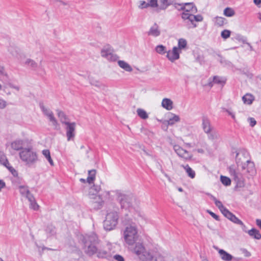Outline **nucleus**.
<instances>
[{"label":"nucleus","mask_w":261,"mask_h":261,"mask_svg":"<svg viewBox=\"0 0 261 261\" xmlns=\"http://www.w3.org/2000/svg\"><path fill=\"white\" fill-rule=\"evenodd\" d=\"M139 8L141 9H144L147 8L148 6V5H147V2H146L145 1H140V5Z\"/></svg>","instance_id":"bf43d9fd"},{"label":"nucleus","mask_w":261,"mask_h":261,"mask_svg":"<svg viewBox=\"0 0 261 261\" xmlns=\"http://www.w3.org/2000/svg\"><path fill=\"white\" fill-rule=\"evenodd\" d=\"M236 160L238 166L239 167L241 166L242 170H245V165L246 164H247L248 166L247 172L252 173L254 172V166L253 163L247 160L245 156V154L244 152H240L237 153L236 156Z\"/></svg>","instance_id":"423d86ee"},{"label":"nucleus","mask_w":261,"mask_h":261,"mask_svg":"<svg viewBox=\"0 0 261 261\" xmlns=\"http://www.w3.org/2000/svg\"><path fill=\"white\" fill-rule=\"evenodd\" d=\"M244 231L248 233V234L253 239L259 240L261 239V234L259 231L255 228H252L248 231Z\"/></svg>","instance_id":"bb28decb"},{"label":"nucleus","mask_w":261,"mask_h":261,"mask_svg":"<svg viewBox=\"0 0 261 261\" xmlns=\"http://www.w3.org/2000/svg\"><path fill=\"white\" fill-rule=\"evenodd\" d=\"M218 251L220 257L223 261H240V258L236 257L228 253L223 249L215 248Z\"/></svg>","instance_id":"4468645a"},{"label":"nucleus","mask_w":261,"mask_h":261,"mask_svg":"<svg viewBox=\"0 0 261 261\" xmlns=\"http://www.w3.org/2000/svg\"><path fill=\"white\" fill-rule=\"evenodd\" d=\"M214 22L215 24L219 27H222L226 23V19L224 18L218 16L214 18Z\"/></svg>","instance_id":"4c0bfd02"},{"label":"nucleus","mask_w":261,"mask_h":261,"mask_svg":"<svg viewBox=\"0 0 261 261\" xmlns=\"http://www.w3.org/2000/svg\"><path fill=\"white\" fill-rule=\"evenodd\" d=\"M117 196V200L122 208L129 210L132 206L133 197L132 195L118 192Z\"/></svg>","instance_id":"0eeeda50"},{"label":"nucleus","mask_w":261,"mask_h":261,"mask_svg":"<svg viewBox=\"0 0 261 261\" xmlns=\"http://www.w3.org/2000/svg\"><path fill=\"white\" fill-rule=\"evenodd\" d=\"M42 153L46 159L50 155V151L48 149H44L42 150Z\"/></svg>","instance_id":"052dcab7"},{"label":"nucleus","mask_w":261,"mask_h":261,"mask_svg":"<svg viewBox=\"0 0 261 261\" xmlns=\"http://www.w3.org/2000/svg\"><path fill=\"white\" fill-rule=\"evenodd\" d=\"M19 192L20 194L24 196H25L28 199L29 195H32L29 190L28 187L24 186H20L19 187Z\"/></svg>","instance_id":"72a5a7b5"},{"label":"nucleus","mask_w":261,"mask_h":261,"mask_svg":"<svg viewBox=\"0 0 261 261\" xmlns=\"http://www.w3.org/2000/svg\"><path fill=\"white\" fill-rule=\"evenodd\" d=\"M92 200V202L94 204V207L99 208L103 204V201L102 200L100 195H95L90 197Z\"/></svg>","instance_id":"412c9836"},{"label":"nucleus","mask_w":261,"mask_h":261,"mask_svg":"<svg viewBox=\"0 0 261 261\" xmlns=\"http://www.w3.org/2000/svg\"><path fill=\"white\" fill-rule=\"evenodd\" d=\"M208 138L210 140L215 141L220 139V135L217 131H211L210 133H208Z\"/></svg>","instance_id":"e433bc0d"},{"label":"nucleus","mask_w":261,"mask_h":261,"mask_svg":"<svg viewBox=\"0 0 261 261\" xmlns=\"http://www.w3.org/2000/svg\"><path fill=\"white\" fill-rule=\"evenodd\" d=\"M173 149L179 157L186 160H190L192 157V154L190 152L178 145H174L173 146Z\"/></svg>","instance_id":"ddd939ff"},{"label":"nucleus","mask_w":261,"mask_h":261,"mask_svg":"<svg viewBox=\"0 0 261 261\" xmlns=\"http://www.w3.org/2000/svg\"><path fill=\"white\" fill-rule=\"evenodd\" d=\"M96 170L94 169L88 171V176L87 178V182L89 185L93 184L95 179Z\"/></svg>","instance_id":"7c9ffc66"},{"label":"nucleus","mask_w":261,"mask_h":261,"mask_svg":"<svg viewBox=\"0 0 261 261\" xmlns=\"http://www.w3.org/2000/svg\"><path fill=\"white\" fill-rule=\"evenodd\" d=\"M46 159L47 160V161H48V162L49 163L50 165L51 166H54V162H53V160H52L50 155H49V156H48L47 158H46Z\"/></svg>","instance_id":"774afa93"},{"label":"nucleus","mask_w":261,"mask_h":261,"mask_svg":"<svg viewBox=\"0 0 261 261\" xmlns=\"http://www.w3.org/2000/svg\"><path fill=\"white\" fill-rule=\"evenodd\" d=\"M138 115L142 119H147L148 118V115L143 109L139 108L137 110Z\"/></svg>","instance_id":"ea45409f"},{"label":"nucleus","mask_w":261,"mask_h":261,"mask_svg":"<svg viewBox=\"0 0 261 261\" xmlns=\"http://www.w3.org/2000/svg\"><path fill=\"white\" fill-rule=\"evenodd\" d=\"M28 199L30 203L31 208H32L34 210H37L39 206L36 202L34 196L33 195H29Z\"/></svg>","instance_id":"58836bf2"},{"label":"nucleus","mask_w":261,"mask_h":261,"mask_svg":"<svg viewBox=\"0 0 261 261\" xmlns=\"http://www.w3.org/2000/svg\"><path fill=\"white\" fill-rule=\"evenodd\" d=\"M22 63L24 65L33 70H36L38 67L37 63L30 58L26 59L24 61L22 62Z\"/></svg>","instance_id":"5701e85b"},{"label":"nucleus","mask_w":261,"mask_h":261,"mask_svg":"<svg viewBox=\"0 0 261 261\" xmlns=\"http://www.w3.org/2000/svg\"><path fill=\"white\" fill-rule=\"evenodd\" d=\"M101 187L97 184H94L92 186L90 187L89 191V197L97 195V193L100 191Z\"/></svg>","instance_id":"a878e982"},{"label":"nucleus","mask_w":261,"mask_h":261,"mask_svg":"<svg viewBox=\"0 0 261 261\" xmlns=\"http://www.w3.org/2000/svg\"><path fill=\"white\" fill-rule=\"evenodd\" d=\"M83 250L88 255L96 254L98 257H104L107 254L106 250L101 248L97 235L93 232L85 235L83 240Z\"/></svg>","instance_id":"f257e3e1"},{"label":"nucleus","mask_w":261,"mask_h":261,"mask_svg":"<svg viewBox=\"0 0 261 261\" xmlns=\"http://www.w3.org/2000/svg\"><path fill=\"white\" fill-rule=\"evenodd\" d=\"M181 9L184 11L191 13H196L197 12L196 6L192 3H184L183 7H181Z\"/></svg>","instance_id":"6ab92c4d"},{"label":"nucleus","mask_w":261,"mask_h":261,"mask_svg":"<svg viewBox=\"0 0 261 261\" xmlns=\"http://www.w3.org/2000/svg\"><path fill=\"white\" fill-rule=\"evenodd\" d=\"M118 64L120 68L126 71L132 72L133 71V68L131 66L124 61L119 60L118 61Z\"/></svg>","instance_id":"cd10ccee"},{"label":"nucleus","mask_w":261,"mask_h":261,"mask_svg":"<svg viewBox=\"0 0 261 261\" xmlns=\"http://www.w3.org/2000/svg\"><path fill=\"white\" fill-rule=\"evenodd\" d=\"M225 111L228 113L229 115H230L232 117L233 119H236L235 114L234 113H233L230 110L227 109L225 110Z\"/></svg>","instance_id":"680f3d73"},{"label":"nucleus","mask_w":261,"mask_h":261,"mask_svg":"<svg viewBox=\"0 0 261 261\" xmlns=\"http://www.w3.org/2000/svg\"><path fill=\"white\" fill-rule=\"evenodd\" d=\"M0 163L5 166L10 165L3 152L0 151Z\"/></svg>","instance_id":"8fccbe9b"},{"label":"nucleus","mask_w":261,"mask_h":261,"mask_svg":"<svg viewBox=\"0 0 261 261\" xmlns=\"http://www.w3.org/2000/svg\"><path fill=\"white\" fill-rule=\"evenodd\" d=\"M119 216L116 211H109L103 222V227L106 230H111L117 225Z\"/></svg>","instance_id":"39448f33"},{"label":"nucleus","mask_w":261,"mask_h":261,"mask_svg":"<svg viewBox=\"0 0 261 261\" xmlns=\"http://www.w3.org/2000/svg\"><path fill=\"white\" fill-rule=\"evenodd\" d=\"M7 106V101L3 98L0 97V110L4 109Z\"/></svg>","instance_id":"5fc2aeb1"},{"label":"nucleus","mask_w":261,"mask_h":261,"mask_svg":"<svg viewBox=\"0 0 261 261\" xmlns=\"http://www.w3.org/2000/svg\"><path fill=\"white\" fill-rule=\"evenodd\" d=\"M114 258L117 261H124L123 257L120 255H115Z\"/></svg>","instance_id":"69168bd1"},{"label":"nucleus","mask_w":261,"mask_h":261,"mask_svg":"<svg viewBox=\"0 0 261 261\" xmlns=\"http://www.w3.org/2000/svg\"><path fill=\"white\" fill-rule=\"evenodd\" d=\"M247 121L249 122L250 126L251 127L254 126L256 124V121L254 118L252 117H249L247 119Z\"/></svg>","instance_id":"6e6d98bb"},{"label":"nucleus","mask_w":261,"mask_h":261,"mask_svg":"<svg viewBox=\"0 0 261 261\" xmlns=\"http://www.w3.org/2000/svg\"><path fill=\"white\" fill-rule=\"evenodd\" d=\"M182 167L184 168L188 175L191 178H194L195 177V171L188 165H186L185 166L182 165Z\"/></svg>","instance_id":"f704fd0d"},{"label":"nucleus","mask_w":261,"mask_h":261,"mask_svg":"<svg viewBox=\"0 0 261 261\" xmlns=\"http://www.w3.org/2000/svg\"><path fill=\"white\" fill-rule=\"evenodd\" d=\"M21 87L19 85L15 84L12 82H8L3 86V90L7 96H10L12 93L15 95L20 91Z\"/></svg>","instance_id":"9d476101"},{"label":"nucleus","mask_w":261,"mask_h":261,"mask_svg":"<svg viewBox=\"0 0 261 261\" xmlns=\"http://www.w3.org/2000/svg\"><path fill=\"white\" fill-rule=\"evenodd\" d=\"M254 100V96L250 93H246L242 97V100L245 105H250Z\"/></svg>","instance_id":"393cba45"},{"label":"nucleus","mask_w":261,"mask_h":261,"mask_svg":"<svg viewBox=\"0 0 261 261\" xmlns=\"http://www.w3.org/2000/svg\"><path fill=\"white\" fill-rule=\"evenodd\" d=\"M193 13L184 11L181 14V17L184 20H189V21L191 22V21H192V17L191 16H193Z\"/></svg>","instance_id":"49530a36"},{"label":"nucleus","mask_w":261,"mask_h":261,"mask_svg":"<svg viewBox=\"0 0 261 261\" xmlns=\"http://www.w3.org/2000/svg\"><path fill=\"white\" fill-rule=\"evenodd\" d=\"M166 57L172 62L178 59L179 58V51L177 47L174 46L172 50L167 51Z\"/></svg>","instance_id":"f3484780"},{"label":"nucleus","mask_w":261,"mask_h":261,"mask_svg":"<svg viewBox=\"0 0 261 261\" xmlns=\"http://www.w3.org/2000/svg\"><path fill=\"white\" fill-rule=\"evenodd\" d=\"M49 121L51 123L52 125L57 128L59 126V123L55 117L54 113H53L47 117Z\"/></svg>","instance_id":"c03bdc74"},{"label":"nucleus","mask_w":261,"mask_h":261,"mask_svg":"<svg viewBox=\"0 0 261 261\" xmlns=\"http://www.w3.org/2000/svg\"><path fill=\"white\" fill-rule=\"evenodd\" d=\"M147 35L153 37L159 36L161 35V30L159 26L156 23H154L147 32Z\"/></svg>","instance_id":"a211bd4d"},{"label":"nucleus","mask_w":261,"mask_h":261,"mask_svg":"<svg viewBox=\"0 0 261 261\" xmlns=\"http://www.w3.org/2000/svg\"><path fill=\"white\" fill-rule=\"evenodd\" d=\"M57 115L58 117L60 118V121L63 123L66 124L67 123H69V122L67 121V117L65 113L61 111V110H57Z\"/></svg>","instance_id":"c9c22d12"},{"label":"nucleus","mask_w":261,"mask_h":261,"mask_svg":"<svg viewBox=\"0 0 261 261\" xmlns=\"http://www.w3.org/2000/svg\"><path fill=\"white\" fill-rule=\"evenodd\" d=\"M134 252L141 261H165L159 253L146 251L141 243L136 244Z\"/></svg>","instance_id":"f03ea898"},{"label":"nucleus","mask_w":261,"mask_h":261,"mask_svg":"<svg viewBox=\"0 0 261 261\" xmlns=\"http://www.w3.org/2000/svg\"><path fill=\"white\" fill-rule=\"evenodd\" d=\"M230 33L231 32L230 31L225 30L221 32V36L223 38L226 39L230 37Z\"/></svg>","instance_id":"864d4df0"},{"label":"nucleus","mask_w":261,"mask_h":261,"mask_svg":"<svg viewBox=\"0 0 261 261\" xmlns=\"http://www.w3.org/2000/svg\"><path fill=\"white\" fill-rule=\"evenodd\" d=\"M46 231L49 232L50 234L53 235L55 233V228L51 227V228L50 229V228L48 227L46 229Z\"/></svg>","instance_id":"338daca9"},{"label":"nucleus","mask_w":261,"mask_h":261,"mask_svg":"<svg viewBox=\"0 0 261 261\" xmlns=\"http://www.w3.org/2000/svg\"><path fill=\"white\" fill-rule=\"evenodd\" d=\"M207 212L211 215L212 217H213L216 220H219V217L216 214H215L214 213L210 211H207Z\"/></svg>","instance_id":"0e129e2a"},{"label":"nucleus","mask_w":261,"mask_h":261,"mask_svg":"<svg viewBox=\"0 0 261 261\" xmlns=\"http://www.w3.org/2000/svg\"><path fill=\"white\" fill-rule=\"evenodd\" d=\"M9 170L12 173V174L14 176H17V171L11 166H10L9 165H7V166H6Z\"/></svg>","instance_id":"13d9d810"},{"label":"nucleus","mask_w":261,"mask_h":261,"mask_svg":"<svg viewBox=\"0 0 261 261\" xmlns=\"http://www.w3.org/2000/svg\"><path fill=\"white\" fill-rule=\"evenodd\" d=\"M40 107L42 111L43 114L46 116L47 117L49 115H50L51 114H52L53 112L47 107H46L45 106H44L43 104L40 105Z\"/></svg>","instance_id":"79ce46f5"},{"label":"nucleus","mask_w":261,"mask_h":261,"mask_svg":"<svg viewBox=\"0 0 261 261\" xmlns=\"http://www.w3.org/2000/svg\"><path fill=\"white\" fill-rule=\"evenodd\" d=\"M223 215L228 219L229 220L233 222L234 223L240 225L243 227H245V225L244 224L243 222L239 219L235 215L231 213L228 209H225L223 212Z\"/></svg>","instance_id":"2eb2a0df"},{"label":"nucleus","mask_w":261,"mask_h":261,"mask_svg":"<svg viewBox=\"0 0 261 261\" xmlns=\"http://www.w3.org/2000/svg\"><path fill=\"white\" fill-rule=\"evenodd\" d=\"M180 120V117L173 113H171V117L169 119L164 122L167 125H173L175 123L179 122Z\"/></svg>","instance_id":"4be33fe9"},{"label":"nucleus","mask_w":261,"mask_h":261,"mask_svg":"<svg viewBox=\"0 0 261 261\" xmlns=\"http://www.w3.org/2000/svg\"><path fill=\"white\" fill-rule=\"evenodd\" d=\"M183 5H184V3H181V4L175 3L174 4V7L178 10H182L181 9V7H183Z\"/></svg>","instance_id":"e2e57ef3"},{"label":"nucleus","mask_w":261,"mask_h":261,"mask_svg":"<svg viewBox=\"0 0 261 261\" xmlns=\"http://www.w3.org/2000/svg\"><path fill=\"white\" fill-rule=\"evenodd\" d=\"M202 126L204 132L206 134L210 133L212 130V128L210 124V121L206 116H203L202 117Z\"/></svg>","instance_id":"aec40b11"},{"label":"nucleus","mask_w":261,"mask_h":261,"mask_svg":"<svg viewBox=\"0 0 261 261\" xmlns=\"http://www.w3.org/2000/svg\"><path fill=\"white\" fill-rule=\"evenodd\" d=\"M155 51L159 54L163 55L167 53L166 47L163 45H159L155 47Z\"/></svg>","instance_id":"09e8293b"},{"label":"nucleus","mask_w":261,"mask_h":261,"mask_svg":"<svg viewBox=\"0 0 261 261\" xmlns=\"http://www.w3.org/2000/svg\"><path fill=\"white\" fill-rule=\"evenodd\" d=\"M220 180H221V182L224 186H230L231 184L230 179L226 176L221 175Z\"/></svg>","instance_id":"de8ad7c7"},{"label":"nucleus","mask_w":261,"mask_h":261,"mask_svg":"<svg viewBox=\"0 0 261 261\" xmlns=\"http://www.w3.org/2000/svg\"><path fill=\"white\" fill-rule=\"evenodd\" d=\"M211 199L214 201L215 205L220 210V211L223 212L226 208L223 205L222 203L217 200L215 197L213 195H211Z\"/></svg>","instance_id":"473e14b6"},{"label":"nucleus","mask_w":261,"mask_h":261,"mask_svg":"<svg viewBox=\"0 0 261 261\" xmlns=\"http://www.w3.org/2000/svg\"><path fill=\"white\" fill-rule=\"evenodd\" d=\"M225 83V79L218 76H215L213 77V81L210 82L208 84V85L210 87H212L213 86V83L223 85Z\"/></svg>","instance_id":"c756f323"},{"label":"nucleus","mask_w":261,"mask_h":261,"mask_svg":"<svg viewBox=\"0 0 261 261\" xmlns=\"http://www.w3.org/2000/svg\"><path fill=\"white\" fill-rule=\"evenodd\" d=\"M138 229L134 223L128 224L123 231V238L124 242L128 245H133L138 239Z\"/></svg>","instance_id":"7ed1b4c3"},{"label":"nucleus","mask_w":261,"mask_h":261,"mask_svg":"<svg viewBox=\"0 0 261 261\" xmlns=\"http://www.w3.org/2000/svg\"><path fill=\"white\" fill-rule=\"evenodd\" d=\"M192 17V21L191 24L193 25V28H196L197 27L196 24L194 23V21L200 22L202 21L203 20V17L200 15H194L193 14Z\"/></svg>","instance_id":"a19ab883"},{"label":"nucleus","mask_w":261,"mask_h":261,"mask_svg":"<svg viewBox=\"0 0 261 261\" xmlns=\"http://www.w3.org/2000/svg\"><path fill=\"white\" fill-rule=\"evenodd\" d=\"M224 14L226 16L231 17L234 14V12L231 8H226L224 10Z\"/></svg>","instance_id":"3c124183"},{"label":"nucleus","mask_w":261,"mask_h":261,"mask_svg":"<svg viewBox=\"0 0 261 261\" xmlns=\"http://www.w3.org/2000/svg\"><path fill=\"white\" fill-rule=\"evenodd\" d=\"M7 50L12 56L20 61H22L25 57V54L23 50L20 47L16 45H9L8 47Z\"/></svg>","instance_id":"1a4fd4ad"},{"label":"nucleus","mask_w":261,"mask_h":261,"mask_svg":"<svg viewBox=\"0 0 261 261\" xmlns=\"http://www.w3.org/2000/svg\"><path fill=\"white\" fill-rule=\"evenodd\" d=\"M162 106L167 110H171L173 108V102L170 99L165 98L162 100Z\"/></svg>","instance_id":"b1692460"},{"label":"nucleus","mask_w":261,"mask_h":261,"mask_svg":"<svg viewBox=\"0 0 261 261\" xmlns=\"http://www.w3.org/2000/svg\"><path fill=\"white\" fill-rule=\"evenodd\" d=\"M101 56L110 61H115L118 57L113 53L112 49L110 47H105L101 50Z\"/></svg>","instance_id":"f8f14e48"},{"label":"nucleus","mask_w":261,"mask_h":261,"mask_svg":"<svg viewBox=\"0 0 261 261\" xmlns=\"http://www.w3.org/2000/svg\"><path fill=\"white\" fill-rule=\"evenodd\" d=\"M10 79L9 75L5 70L3 66H0V80L2 81H9Z\"/></svg>","instance_id":"2f4dec72"},{"label":"nucleus","mask_w":261,"mask_h":261,"mask_svg":"<svg viewBox=\"0 0 261 261\" xmlns=\"http://www.w3.org/2000/svg\"><path fill=\"white\" fill-rule=\"evenodd\" d=\"M173 2V0H158V7L160 9H166Z\"/></svg>","instance_id":"c85d7f7f"},{"label":"nucleus","mask_w":261,"mask_h":261,"mask_svg":"<svg viewBox=\"0 0 261 261\" xmlns=\"http://www.w3.org/2000/svg\"><path fill=\"white\" fill-rule=\"evenodd\" d=\"M241 172L239 167H236L234 165H232L229 167V172L233 179L237 182L238 186H241L244 181L243 174L245 173V170H242Z\"/></svg>","instance_id":"6e6552de"},{"label":"nucleus","mask_w":261,"mask_h":261,"mask_svg":"<svg viewBox=\"0 0 261 261\" xmlns=\"http://www.w3.org/2000/svg\"><path fill=\"white\" fill-rule=\"evenodd\" d=\"M187 45V42L186 39L180 38L178 41V50L180 49H184L186 47Z\"/></svg>","instance_id":"a18cd8bd"},{"label":"nucleus","mask_w":261,"mask_h":261,"mask_svg":"<svg viewBox=\"0 0 261 261\" xmlns=\"http://www.w3.org/2000/svg\"><path fill=\"white\" fill-rule=\"evenodd\" d=\"M49 121L51 123L52 125L57 128L59 126V123L55 117L54 113H53L47 117Z\"/></svg>","instance_id":"37998d69"},{"label":"nucleus","mask_w":261,"mask_h":261,"mask_svg":"<svg viewBox=\"0 0 261 261\" xmlns=\"http://www.w3.org/2000/svg\"><path fill=\"white\" fill-rule=\"evenodd\" d=\"M91 84L95 87H97L102 89H104V88L106 87L104 85L102 84L98 81H95L93 83H91Z\"/></svg>","instance_id":"4d7b16f0"},{"label":"nucleus","mask_w":261,"mask_h":261,"mask_svg":"<svg viewBox=\"0 0 261 261\" xmlns=\"http://www.w3.org/2000/svg\"><path fill=\"white\" fill-rule=\"evenodd\" d=\"M147 5L151 7H158V0H147Z\"/></svg>","instance_id":"603ef678"},{"label":"nucleus","mask_w":261,"mask_h":261,"mask_svg":"<svg viewBox=\"0 0 261 261\" xmlns=\"http://www.w3.org/2000/svg\"><path fill=\"white\" fill-rule=\"evenodd\" d=\"M66 127V136L69 141L73 139L75 136V123L74 122L67 123Z\"/></svg>","instance_id":"dca6fc26"},{"label":"nucleus","mask_w":261,"mask_h":261,"mask_svg":"<svg viewBox=\"0 0 261 261\" xmlns=\"http://www.w3.org/2000/svg\"><path fill=\"white\" fill-rule=\"evenodd\" d=\"M28 141L25 139H17L11 143L10 147L12 150L20 151L28 146Z\"/></svg>","instance_id":"9b49d317"},{"label":"nucleus","mask_w":261,"mask_h":261,"mask_svg":"<svg viewBox=\"0 0 261 261\" xmlns=\"http://www.w3.org/2000/svg\"><path fill=\"white\" fill-rule=\"evenodd\" d=\"M21 160L24 162L25 165L31 167L35 164L38 161V155L32 146H28L19 153Z\"/></svg>","instance_id":"20e7f679"}]
</instances>
